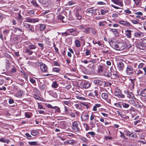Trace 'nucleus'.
<instances>
[{
  "label": "nucleus",
  "instance_id": "obj_37",
  "mask_svg": "<svg viewBox=\"0 0 146 146\" xmlns=\"http://www.w3.org/2000/svg\"><path fill=\"white\" fill-rule=\"evenodd\" d=\"M103 66L99 65L98 66V70L99 72H101L103 71Z\"/></svg>",
  "mask_w": 146,
  "mask_h": 146
},
{
  "label": "nucleus",
  "instance_id": "obj_14",
  "mask_svg": "<svg viewBox=\"0 0 146 146\" xmlns=\"http://www.w3.org/2000/svg\"><path fill=\"white\" fill-rule=\"evenodd\" d=\"M111 1L117 5H119L121 7L123 6V4L122 1H120V0H111Z\"/></svg>",
  "mask_w": 146,
  "mask_h": 146
},
{
  "label": "nucleus",
  "instance_id": "obj_45",
  "mask_svg": "<svg viewBox=\"0 0 146 146\" xmlns=\"http://www.w3.org/2000/svg\"><path fill=\"white\" fill-rule=\"evenodd\" d=\"M14 29V31L16 32L18 31L21 32V33H22L23 32V30L21 28H15Z\"/></svg>",
  "mask_w": 146,
  "mask_h": 146
},
{
  "label": "nucleus",
  "instance_id": "obj_12",
  "mask_svg": "<svg viewBox=\"0 0 146 146\" xmlns=\"http://www.w3.org/2000/svg\"><path fill=\"white\" fill-rule=\"evenodd\" d=\"M40 68L42 71L44 72H47L48 70L47 66L44 64H42L40 65Z\"/></svg>",
  "mask_w": 146,
  "mask_h": 146
},
{
  "label": "nucleus",
  "instance_id": "obj_54",
  "mask_svg": "<svg viewBox=\"0 0 146 146\" xmlns=\"http://www.w3.org/2000/svg\"><path fill=\"white\" fill-rule=\"evenodd\" d=\"M131 21L134 24H137L139 23V21L135 20H131Z\"/></svg>",
  "mask_w": 146,
  "mask_h": 146
},
{
  "label": "nucleus",
  "instance_id": "obj_7",
  "mask_svg": "<svg viewBox=\"0 0 146 146\" xmlns=\"http://www.w3.org/2000/svg\"><path fill=\"white\" fill-rule=\"evenodd\" d=\"M97 9H94L92 7H91L88 9L86 11V12L87 13H90L94 15H97Z\"/></svg>",
  "mask_w": 146,
  "mask_h": 146
},
{
  "label": "nucleus",
  "instance_id": "obj_9",
  "mask_svg": "<svg viewBox=\"0 0 146 146\" xmlns=\"http://www.w3.org/2000/svg\"><path fill=\"white\" fill-rule=\"evenodd\" d=\"M80 11V10L78 9H76L74 10L75 15L77 20H80L82 18V16L79 14Z\"/></svg>",
  "mask_w": 146,
  "mask_h": 146
},
{
  "label": "nucleus",
  "instance_id": "obj_25",
  "mask_svg": "<svg viewBox=\"0 0 146 146\" xmlns=\"http://www.w3.org/2000/svg\"><path fill=\"white\" fill-rule=\"evenodd\" d=\"M28 48L30 49L33 50L36 48V45L33 44L31 43V44L29 45L28 46Z\"/></svg>",
  "mask_w": 146,
  "mask_h": 146
},
{
  "label": "nucleus",
  "instance_id": "obj_39",
  "mask_svg": "<svg viewBox=\"0 0 146 146\" xmlns=\"http://www.w3.org/2000/svg\"><path fill=\"white\" fill-rule=\"evenodd\" d=\"M60 70V68H58L55 67L53 69V71L55 72H58Z\"/></svg>",
  "mask_w": 146,
  "mask_h": 146
},
{
  "label": "nucleus",
  "instance_id": "obj_22",
  "mask_svg": "<svg viewBox=\"0 0 146 146\" xmlns=\"http://www.w3.org/2000/svg\"><path fill=\"white\" fill-rule=\"evenodd\" d=\"M46 86L44 84L42 83L39 84V88L41 90H44L46 89Z\"/></svg>",
  "mask_w": 146,
  "mask_h": 146
},
{
  "label": "nucleus",
  "instance_id": "obj_55",
  "mask_svg": "<svg viewBox=\"0 0 146 146\" xmlns=\"http://www.w3.org/2000/svg\"><path fill=\"white\" fill-rule=\"evenodd\" d=\"M16 70L15 68L13 66H12V67L11 69V72L12 73H14L16 72Z\"/></svg>",
  "mask_w": 146,
  "mask_h": 146
},
{
  "label": "nucleus",
  "instance_id": "obj_50",
  "mask_svg": "<svg viewBox=\"0 0 146 146\" xmlns=\"http://www.w3.org/2000/svg\"><path fill=\"white\" fill-rule=\"evenodd\" d=\"M106 21H103L99 23V26H105V25L104 23H106Z\"/></svg>",
  "mask_w": 146,
  "mask_h": 146
},
{
  "label": "nucleus",
  "instance_id": "obj_61",
  "mask_svg": "<svg viewBox=\"0 0 146 146\" xmlns=\"http://www.w3.org/2000/svg\"><path fill=\"white\" fill-rule=\"evenodd\" d=\"M88 133L91 135V136L93 137L96 134V133L95 132L92 131L88 132Z\"/></svg>",
  "mask_w": 146,
  "mask_h": 146
},
{
  "label": "nucleus",
  "instance_id": "obj_49",
  "mask_svg": "<svg viewBox=\"0 0 146 146\" xmlns=\"http://www.w3.org/2000/svg\"><path fill=\"white\" fill-rule=\"evenodd\" d=\"M64 143L65 144H73L74 143L72 141V140H68V141H66L65 142H64Z\"/></svg>",
  "mask_w": 146,
  "mask_h": 146
},
{
  "label": "nucleus",
  "instance_id": "obj_11",
  "mask_svg": "<svg viewBox=\"0 0 146 146\" xmlns=\"http://www.w3.org/2000/svg\"><path fill=\"white\" fill-rule=\"evenodd\" d=\"M119 23L126 27H130L131 26V25L129 23L123 21H119Z\"/></svg>",
  "mask_w": 146,
  "mask_h": 146
},
{
  "label": "nucleus",
  "instance_id": "obj_48",
  "mask_svg": "<svg viewBox=\"0 0 146 146\" xmlns=\"http://www.w3.org/2000/svg\"><path fill=\"white\" fill-rule=\"evenodd\" d=\"M76 108L78 109H80L82 108V105L80 104H75Z\"/></svg>",
  "mask_w": 146,
  "mask_h": 146
},
{
  "label": "nucleus",
  "instance_id": "obj_52",
  "mask_svg": "<svg viewBox=\"0 0 146 146\" xmlns=\"http://www.w3.org/2000/svg\"><path fill=\"white\" fill-rule=\"evenodd\" d=\"M0 38L2 40L6 39V36H3L2 34L1 33H0Z\"/></svg>",
  "mask_w": 146,
  "mask_h": 146
},
{
  "label": "nucleus",
  "instance_id": "obj_58",
  "mask_svg": "<svg viewBox=\"0 0 146 146\" xmlns=\"http://www.w3.org/2000/svg\"><path fill=\"white\" fill-rule=\"evenodd\" d=\"M104 75L107 77H110L111 78L112 74H104Z\"/></svg>",
  "mask_w": 146,
  "mask_h": 146
},
{
  "label": "nucleus",
  "instance_id": "obj_4",
  "mask_svg": "<svg viewBox=\"0 0 146 146\" xmlns=\"http://www.w3.org/2000/svg\"><path fill=\"white\" fill-rule=\"evenodd\" d=\"M23 28L28 29V31L32 32L35 31L33 26L29 24L23 23Z\"/></svg>",
  "mask_w": 146,
  "mask_h": 146
},
{
  "label": "nucleus",
  "instance_id": "obj_15",
  "mask_svg": "<svg viewBox=\"0 0 146 146\" xmlns=\"http://www.w3.org/2000/svg\"><path fill=\"white\" fill-rule=\"evenodd\" d=\"M94 83L96 84H99L100 86H103L104 84V82L99 80H95Z\"/></svg>",
  "mask_w": 146,
  "mask_h": 146
},
{
  "label": "nucleus",
  "instance_id": "obj_32",
  "mask_svg": "<svg viewBox=\"0 0 146 146\" xmlns=\"http://www.w3.org/2000/svg\"><path fill=\"white\" fill-rule=\"evenodd\" d=\"M74 42L75 45L77 47H79L80 46V44L79 41L78 40H76Z\"/></svg>",
  "mask_w": 146,
  "mask_h": 146
},
{
  "label": "nucleus",
  "instance_id": "obj_62",
  "mask_svg": "<svg viewBox=\"0 0 146 146\" xmlns=\"http://www.w3.org/2000/svg\"><path fill=\"white\" fill-rule=\"evenodd\" d=\"M64 18V17L62 16L61 15H59L58 16V19H60V20H62Z\"/></svg>",
  "mask_w": 146,
  "mask_h": 146
},
{
  "label": "nucleus",
  "instance_id": "obj_27",
  "mask_svg": "<svg viewBox=\"0 0 146 146\" xmlns=\"http://www.w3.org/2000/svg\"><path fill=\"white\" fill-rule=\"evenodd\" d=\"M102 97L103 98L106 100L108 98V94L106 93H103L102 94Z\"/></svg>",
  "mask_w": 146,
  "mask_h": 146
},
{
  "label": "nucleus",
  "instance_id": "obj_5",
  "mask_svg": "<svg viewBox=\"0 0 146 146\" xmlns=\"http://www.w3.org/2000/svg\"><path fill=\"white\" fill-rule=\"evenodd\" d=\"M67 32L69 33L74 36L77 35L79 33V32L76 31V28H72L67 29Z\"/></svg>",
  "mask_w": 146,
  "mask_h": 146
},
{
  "label": "nucleus",
  "instance_id": "obj_57",
  "mask_svg": "<svg viewBox=\"0 0 146 146\" xmlns=\"http://www.w3.org/2000/svg\"><path fill=\"white\" fill-rule=\"evenodd\" d=\"M25 135L27 137V138L28 139H31L32 138H31V137L29 133H26L25 134Z\"/></svg>",
  "mask_w": 146,
  "mask_h": 146
},
{
  "label": "nucleus",
  "instance_id": "obj_10",
  "mask_svg": "<svg viewBox=\"0 0 146 146\" xmlns=\"http://www.w3.org/2000/svg\"><path fill=\"white\" fill-rule=\"evenodd\" d=\"M125 93L127 95V98H135L132 92L128 90H125L124 91Z\"/></svg>",
  "mask_w": 146,
  "mask_h": 146
},
{
  "label": "nucleus",
  "instance_id": "obj_20",
  "mask_svg": "<svg viewBox=\"0 0 146 146\" xmlns=\"http://www.w3.org/2000/svg\"><path fill=\"white\" fill-rule=\"evenodd\" d=\"M126 72L127 73H133L132 68L130 66H128L126 70Z\"/></svg>",
  "mask_w": 146,
  "mask_h": 146
},
{
  "label": "nucleus",
  "instance_id": "obj_38",
  "mask_svg": "<svg viewBox=\"0 0 146 146\" xmlns=\"http://www.w3.org/2000/svg\"><path fill=\"white\" fill-rule=\"evenodd\" d=\"M84 118L85 120H87L88 119L89 117V115L88 113H86L83 115Z\"/></svg>",
  "mask_w": 146,
  "mask_h": 146
},
{
  "label": "nucleus",
  "instance_id": "obj_36",
  "mask_svg": "<svg viewBox=\"0 0 146 146\" xmlns=\"http://www.w3.org/2000/svg\"><path fill=\"white\" fill-rule=\"evenodd\" d=\"M119 77V76L117 74H112L111 79H114Z\"/></svg>",
  "mask_w": 146,
  "mask_h": 146
},
{
  "label": "nucleus",
  "instance_id": "obj_31",
  "mask_svg": "<svg viewBox=\"0 0 146 146\" xmlns=\"http://www.w3.org/2000/svg\"><path fill=\"white\" fill-rule=\"evenodd\" d=\"M31 134L33 136H36L38 135V132L36 130H32L31 131Z\"/></svg>",
  "mask_w": 146,
  "mask_h": 146
},
{
  "label": "nucleus",
  "instance_id": "obj_2",
  "mask_svg": "<svg viewBox=\"0 0 146 146\" xmlns=\"http://www.w3.org/2000/svg\"><path fill=\"white\" fill-rule=\"evenodd\" d=\"M136 47L140 49L144 50L146 49V39H144L140 42L137 40L135 42Z\"/></svg>",
  "mask_w": 146,
  "mask_h": 146
},
{
  "label": "nucleus",
  "instance_id": "obj_16",
  "mask_svg": "<svg viewBox=\"0 0 146 146\" xmlns=\"http://www.w3.org/2000/svg\"><path fill=\"white\" fill-rule=\"evenodd\" d=\"M80 84H82L83 87L85 89H87L89 88L90 87V83L87 82H86L84 83L82 82H80Z\"/></svg>",
  "mask_w": 146,
  "mask_h": 146
},
{
  "label": "nucleus",
  "instance_id": "obj_28",
  "mask_svg": "<svg viewBox=\"0 0 146 146\" xmlns=\"http://www.w3.org/2000/svg\"><path fill=\"white\" fill-rule=\"evenodd\" d=\"M51 86L52 88H56L58 87V84L56 83V82H52Z\"/></svg>",
  "mask_w": 146,
  "mask_h": 146
},
{
  "label": "nucleus",
  "instance_id": "obj_6",
  "mask_svg": "<svg viewBox=\"0 0 146 146\" xmlns=\"http://www.w3.org/2000/svg\"><path fill=\"white\" fill-rule=\"evenodd\" d=\"M25 21L30 23H35L38 22L39 19L38 18H31L29 17H27L25 18Z\"/></svg>",
  "mask_w": 146,
  "mask_h": 146
},
{
  "label": "nucleus",
  "instance_id": "obj_33",
  "mask_svg": "<svg viewBox=\"0 0 146 146\" xmlns=\"http://www.w3.org/2000/svg\"><path fill=\"white\" fill-rule=\"evenodd\" d=\"M141 96L143 97L146 96V89L142 90L141 93Z\"/></svg>",
  "mask_w": 146,
  "mask_h": 146
},
{
  "label": "nucleus",
  "instance_id": "obj_63",
  "mask_svg": "<svg viewBox=\"0 0 146 146\" xmlns=\"http://www.w3.org/2000/svg\"><path fill=\"white\" fill-rule=\"evenodd\" d=\"M28 13L30 15H33L34 14V11L33 10H31L29 11Z\"/></svg>",
  "mask_w": 146,
  "mask_h": 146
},
{
  "label": "nucleus",
  "instance_id": "obj_53",
  "mask_svg": "<svg viewBox=\"0 0 146 146\" xmlns=\"http://www.w3.org/2000/svg\"><path fill=\"white\" fill-rule=\"evenodd\" d=\"M28 143L31 145H35L37 144V143L36 141L29 142Z\"/></svg>",
  "mask_w": 146,
  "mask_h": 146
},
{
  "label": "nucleus",
  "instance_id": "obj_3",
  "mask_svg": "<svg viewBox=\"0 0 146 146\" xmlns=\"http://www.w3.org/2000/svg\"><path fill=\"white\" fill-rule=\"evenodd\" d=\"M89 98L94 99H96L98 98V94L97 90H95L94 92H90L88 94Z\"/></svg>",
  "mask_w": 146,
  "mask_h": 146
},
{
  "label": "nucleus",
  "instance_id": "obj_19",
  "mask_svg": "<svg viewBox=\"0 0 146 146\" xmlns=\"http://www.w3.org/2000/svg\"><path fill=\"white\" fill-rule=\"evenodd\" d=\"M121 91L118 88H116L115 90V92L114 93L115 95L117 97L121 94Z\"/></svg>",
  "mask_w": 146,
  "mask_h": 146
},
{
  "label": "nucleus",
  "instance_id": "obj_56",
  "mask_svg": "<svg viewBox=\"0 0 146 146\" xmlns=\"http://www.w3.org/2000/svg\"><path fill=\"white\" fill-rule=\"evenodd\" d=\"M117 97L119 98H125V96L123 94H121L117 96Z\"/></svg>",
  "mask_w": 146,
  "mask_h": 146
},
{
  "label": "nucleus",
  "instance_id": "obj_47",
  "mask_svg": "<svg viewBox=\"0 0 146 146\" xmlns=\"http://www.w3.org/2000/svg\"><path fill=\"white\" fill-rule=\"evenodd\" d=\"M108 10L105 11V10H104L102 9L101 10V14L102 15H105L106 13H108Z\"/></svg>",
  "mask_w": 146,
  "mask_h": 146
},
{
  "label": "nucleus",
  "instance_id": "obj_59",
  "mask_svg": "<svg viewBox=\"0 0 146 146\" xmlns=\"http://www.w3.org/2000/svg\"><path fill=\"white\" fill-rule=\"evenodd\" d=\"M13 42L14 43L17 42L18 41V38L17 37H14L13 38Z\"/></svg>",
  "mask_w": 146,
  "mask_h": 146
},
{
  "label": "nucleus",
  "instance_id": "obj_43",
  "mask_svg": "<svg viewBox=\"0 0 146 146\" xmlns=\"http://www.w3.org/2000/svg\"><path fill=\"white\" fill-rule=\"evenodd\" d=\"M135 2V4L136 5H139L141 1H142L143 0H133Z\"/></svg>",
  "mask_w": 146,
  "mask_h": 146
},
{
  "label": "nucleus",
  "instance_id": "obj_34",
  "mask_svg": "<svg viewBox=\"0 0 146 146\" xmlns=\"http://www.w3.org/2000/svg\"><path fill=\"white\" fill-rule=\"evenodd\" d=\"M9 30H5L3 31V33L4 36H6L9 34Z\"/></svg>",
  "mask_w": 146,
  "mask_h": 146
},
{
  "label": "nucleus",
  "instance_id": "obj_29",
  "mask_svg": "<svg viewBox=\"0 0 146 146\" xmlns=\"http://www.w3.org/2000/svg\"><path fill=\"white\" fill-rule=\"evenodd\" d=\"M91 28L88 27L85 28L83 31L86 34H89L90 32Z\"/></svg>",
  "mask_w": 146,
  "mask_h": 146
},
{
  "label": "nucleus",
  "instance_id": "obj_26",
  "mask_svg": "<svg viewBox=\"0 0 146 146\" xmlns=\"http://www.w3.org/2000/svg\"><path fill=\"white\" fill-rule=\"evenodd\" d=\"M110 31L114 34L115 36H117L118 35L117 30V29H111Z\"/></svg>",
  "mask_w": 146,
  "mask_h": 146
},
{
  "label": "nucleus",
  "instance_id": "obj_44",
  "mask_svg": "<svg viewBox=\"0 0 146 146\" xmlns=\"http://www.w3.org/2000/svg\"><path fill=\"white\" fill-rule=\"evenodd\" d=\"M80 139L84 143H86L87 142V141L86 138L84 137H80Z\"/></svg>",
  "mask_w": 146,
  "mask_h": 146
},
{
  "label": "nucleus",
  "instance_id": "obj_21",
  "mask_svg": "<svg viewBox=\"0 0 146 146\" xmlns=\"http://www.w3.org/2000/svg\"><path fill=\"white\" fill-rule=\"evenodd\" d=\"M25 53H28V55H31L33 54V52L31 50V49L28 48L25 49Z\"/></svg>",
  "mask_w": 146,
  "mask_h": 146
},
{
  "label": "nucleus",
  "instance_id": "obj_24",
  "mask_svg": "<svg viewBox=\"0 0 146 146\" xmlns=\"http://www.w3.org/2000/svg\"><path fill=\"white\" fill-rule=\"evenodd\" d=\"M45 25L44 24H40L39 29L40 31H43L46 28Z\"/></svg>",
  "mask_w": 146,
  "mask_h": 146
},
{
  "label": "nucleus",
  "instance_id": "obj_35",
  "mask_svg": "<svg viewBox=\"0 0 146 146\" xmlns=\"http://www.w3.org/2000/svg\"><path fill=\"white\" fill-rule=\"evenodd\" d=\"M33 96H34V98L36 100H40L42 101V99L39 96L35 94Z\"/></svg>",
  "mask_w": 146,
  "mask_h": 146
},
{
  "label": "nucleus",
  "instance_id": "obj_13",
  "mask_svg": "<svg viewBox=\"0 0 146 146\" xmlns=\"http://www.w3.org/2000/svg\"><path fill=\"white\" fill-rule=\"evenodd\" d=\"M16 19L17 21L18 22L20 23H21L23 21V17L21 16L20 13L19 12L18 14V16L16 17Z\"/></svg>",
  "mask_w": 146,
  "mask_h": 146
},
{
  "label": "nucleus",
  "instance_id": "obj_30",
  "mask_svg": "<svg viewBox=\"0 0 146 146\" xmlns=\"http://www.w3.org/2000/svg\"><path fill=\"white\" fill-rule=\"evenodd\" d=\"M130 80L131 81V83H129V87L130 88H133L134 86V83L133 82V80L130 79Z\"/></svg>",
  "mask_w": 146,
  "mask_h": 146
},
{
  "label": "nucleus",
  "instance_id": "obj_1",
  "mask_svg": "<svg viewBox=\"0 0 146 146\" xmlns=\"http://www.w3.org/2000/svg\"><path fill=\"white\" fill-rule=\"evenodd\" d=\"M109 42L110 45L111 44L113 46H114V48L116 50H123L125 48H129L131 47V45L128 47L125 42H117L114 44V42L112 40L109 41Z\"/></svg>",
  "mask_w": 146,
  "mask_h": 146
},
{
  "label": "nucleus",
  "instance_id": "obj_18",
  "mask_svg": "<svg viewBox=\"0 0 146 146\" xmlns=\"http://www.w3.org/2000/svg\"><path fill=\"white\" fill-rule=\"evenodd\" d=\"M143 35L142 33L140 31L136 32L134 34L135 36L137 38H140Z\"/></svg>",
  "mask_w": 146,
  "mask_h": 146
},
{
  "label": "nucleus",
  "instance_id": "obj_8",
  "mask_svg": "<svg viewBox=\"0 0 146 146\" xmlns=\"http://www.w3.org/2000/svg\"><path fill=\"white\" fill-rule=\"evenodd\" d=\"M72 129L75 131H78L80 129L78 127L79 124L76 121H74L72 123Z\"/></svg>",
  "mask_w": 146,
  "mask_h": 146
},
{
  "label": "nucleus",
  "instance_id": "obj_46",
  "mask_svg": "<svg viewBox=\"0 0 146 146\" xmlns=\"http://www.w3.org/2000/svg\"><path fill=\"white\" fill-rule=\"evenodd\" d=\"M38 1L40 3L44 4L47 3L48 0H38Z\"/></svg>",
  "mask_w": 146,
  "mask_h": 146
},
{
  "label": "nucleus",
  "instance_id": "obj_23",
  "mask_svg": "<svg viewBox=\"0 0 146 146\" xmlns=\"http://www.w3.org/2000/svg\"><path fill=\"white\" fill-rule=\"evenodd\" d=\"M132 31L130 30H126L125 32V35L127 38H130L131 37V33Z\"/></svg>",
  "mask_w": 146,
  "mask_h": 146
},
{
  "label": "nucleus",
  "instance_id": "obj_60",
  "mask_svg": "<svg viewBox=\"0 0 146 146\" xmlns=\"http://www.w3.org/2000/svg\"><path fill=\"white\" fill-rule=\"evenodd\" d=\"M16 95L17 97H21L22 96V94L21 92H18L17 93Z\"/></svg>",
  "mask_w": 146,
  "mask_h": 146
},
{
  "label": "nucleus",
  "instance_id": "obj_64",
  "mask_svg": "<svg viewBox=\"0 0 146 146\" xmlns=\"http://www.w3.org/2000/svg\"><path fill=\"white\" fill-rule=\"evenodd\" d=\"M60 108H59L58 107H57V108L55 110V112H60Z\"/></svg>",
  "mask_w": 146,
  "mask_h": 146
},
{
  "label": "nucleus",
  "instance_id": "obj_40",
  "mask_svg": "<svg viewBox=\"0 0 146 146\" xmlns=\"http://www.w3.org/2000/svg\"><path fill=\"white\" fill-rule=\"evenodd\" d=\"M90 29L91 30V32L93 35H95L97 33V31H96L93 28H91Z\"/></svg>",
  "mask_w": 146,
  "mask_h": 146
},
{
  "label": "nucleus",
  "instance_id": "obj_42",
  "mask_svg": "<svg viewBox=\"0 0 146 146\" xmlns=\"http://www.w3.org/2000/svg\"><path fill=\"white\" fill-rule=\"evenodd\" d=\"M122 106L125 108H127L129 106V105L127 103H123L122 104Z\"/></svg>",
  "mask_w": 146,
  "mask_h": 146
},
{
  "label": "nucleus",
  "instance_id": "obj_41",
  "mask_svg": "<svg viewBox=\"0 0 146 146\" xmlns=\"http://www.w3.org/2000/svg\"><path fill=\"white\" fill-rule=\"evenodd\" d=\"M118 15H120V14L118 13H114L112 14V16L113 18H116L118 17Z\"/></svg>",
  "mask_w": 146,
  "mask_h": 146
},
{
  "label": "nucleus",
  "instance_id": "obj_51",
  "mask_svg": "<svg viewBox=\"0 0 146 146\" xmlns=\"http://www.w3.org/2000/svg\"><path fill=\"white\" fill-rule=\"evenodd\" d=\"M31 3L35 6L37 7L38 6V4L37 3L36 1L34 0L31 1Z\"/></svg>",
  "mask_w": 146,
  "mask_h": 146
},
{
  "label": "nucleus",
  "instance_id": "obj_17",
  "mask_svg": "<svg viewBox=\"0 0 146 146\" xmlns=\"http://www.w3.org/2000/svg\"><path fill=\"white\" fill-rule=\"evenodd\" d=\"M117 67L120 71H122L123 69L124 64L122 62L117 63Z\"/></svg>",
  "mask_w": 146,
  "mask_h": 146
}]
</instances>
